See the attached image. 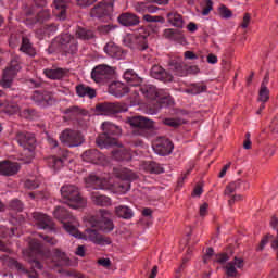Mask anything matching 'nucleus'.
I'll use <instances>...</instances> for the list:
<instances>
[{
	"label": "nucleus",
	"mask_w": 278,
	"mask_h": 278,
	"mask_svg": "<svg viewBox=\"0 0 278 278\" xmlns=\"http://www.w3.org/2000/svg\"><path fill=\"white\" fill-rule=\"evenodd\" d=\"M219 16L222 18H231V16H233V13L226 5H222L219 8Z\"/></svg>",
	"instance_id": "54"
},
{
	"label": "nucleus",
	"mask_w": 278,
	"mask_h": 278,
	"mask_svg": "<svg viewBox=\"0 0 278 278\" xmlns=\"http://www.w3.org/2000/svg\"><path fill=\"white\" fill-rule=\"evenodd\" d=\"M199 73H201L199 66L186 64V77H188V75H199Z\"/></svg>",
	"instance_id": "55"
},
{
	"label": "nucleus",
	"mask_w": 278,
	"mask_h": 278,
	"mask_svg": "<svg viewBox=\"0 0 278 278\" xmlns=\"http://www.w3.org/2000/svg\"><path fill=\"white\" fill-rule=\"evenodd\" d=\"M174 144L173 141H170L169 139H164V138H160L157 139L152 148L153 151L157 154V155H170V153H173V149H174Z\"/></svg>",
	"instance_id": "16"
},
{
	"label": "nucleus",
	"mask_w": 278,
	"mask_h": 278,
	"mask_svg": "<svg viewBox=\"0 0 278 278\" xmlns=\"http://www.w3.org/2000/svg\"><path fill=\"white\" fill-rule=\"evenodd\" d=\"M56 31H58V25H55L54 23L47 24L43 26V34L46 36H53V34H55Z\"/></svg>",
	"instance_id": "52"
},
{
	"label": "nucleus",
	"mask_w": 278,
	"mask_h": 278,
	"mask_svg": "<svg viewBox=\"0 0 278 278\" xmlns=\"http://www.w3.org/2000/svg\"><path fill=\"white\" fill-rule=\"evenodd\" d=\"M126 123L131 127V136L135 138H153L155 136V122L149 117L131 116L126 118Z\"/></svg>",
	"instance_id": "1"
},
{
	"label": "nucleus",
	"mask_w": 278,
	"mask_h": 278,
	"mask_svg": "<svg viewBox=\"0 0 278 278\" xmlns=\"http://www.w3.org/2000/svg\"><path fill=\"white\" fill-rule=\"evenodd\" d=\"M20 51H22V53H25L26 55H29V58H36V48H34V45L27 37H22V45L20 47Z\"/></svg>",
	"instance_id": "35"
},
{
	"label": "nucleus",
	"mask_w": 278,
	"mask_h": 278,
	"mask_svg": "<svg viewBox=\"0 0 278 278\" xmlns=\"http://www.w3.org/2000/svg\"><path fill=\"white\" fill-rule=\"evenodd\" d=\"M18 170H21V164L12 161H1L0 162V175L2 177H14V175H18Z\"/></svg>",
	"instance_id": "18"
},
{
	"label": "nucleus",
	"mask_w": 278,
	"mask_h": 278,
	"mask_svg": "<svg viewBox=\"0 0 278 278\" xmlns=\"http://www.w3.org/2000/svg\"><path fill=\"white\" fill-rule=\"evenodd\" d=\"M31 99L35 103L43 104V105H53V94L49 91H34Z\"/></svg>",
	"instance_id": "21"
},
{
	"label": "nucleus",
	"mask_w": 278,
	"mask_h": 278,
	"mask_svg": "<svg viewBox=\"0 0 278 278\" xmlns=\"http://www.w3.org/2000/svg\"><path fill=\"white\" fill-rule=\"evenodd\" d=\"M76 94L79 97H88L89 99H94L97 97V90L92 87L80 84L76 86Z\"/></svg>",
	"instance_id": "34"
},
{
	"label": "nucleus",
	"mask_w": 278,
	"mask_h": 278,
	"mask_svg": "<svg viewBox=\"0 0 278 278\" xmlns=\"http://www.w3.org/2000/svg\"><path fill=\"white\" fill-rule=\"evenodd\" d=\"M39 238H42L47 244H50V247H55L58 244V239L55 237H49L47 235L38 233Z\"/></svg>",
	"instance_id": "57"
},
{
	"label": "nucleus",
	"mask_w": 278,
	"mask_h": 278,
	"mask_svg": "<svg viewBox=\"0 0 278 278\" xmlns=\"http://www.w3.org/2000/svg\"><path fill=\"white\" fill-rule=\"evenodd\" d=\"M140 90L146 99H150V101H155V99L160 97V91H157V87L153 85H143Z\"/></svg>",
	"instance_id": "33"
},
{
	"label": "nucleus",
	"mask_w": 278,
	"mask_h": 278,
	"mask_svg": "<svg viewBox=\"0 0 278 278\" xmlns=\"http://www.w3.org/2000/svg\"><path fill=\"white\" fill-rule=\"evenodd\" d=\"M270 99V90H268V87L264 84V81L261 85V89L258 91V101L262 103H266Z\"/></svg>",
	"instance_id": "47"
},
{
	"label": "nucleus",
	"mask_w": 278,
	"mask_h": 278,
	"mask_svg": "<svg viewBox=\"0 0 278 278\" xmlns=\"http://www.w3.org/2000/svg\"><path fill=\"white\" fill-rule=\"evenodd\" d=\"M91 201L99 207H110L112 205V199L108 195H103L99 192L91 193Z\"/></svg>",
	"instance_id": "29"
},
{
	"label": "nucleus",
	"mask_w": 278,
	"mask_h": 278,
	"mask_svg": "<svg viewBox=\"0 0 278 278\" xmlns=\"http://www.w3.org/2000/svg\"><path fill=\"white\" fill-rule=\"evenodd\" d=\"M270 238H273V235L267 233L260 242L258 247L256 248V251H262L267 244H268V240H270Z\"/></svg>",
	"instance_id": "61"
},
{
	"label": "nucleus",
	"mask_w": 278,
	"mask_h": 278,
	"mask_svg": "<svg viewBox=\"0 0 278 278\" xmlns=\"http://www.w3.org/2000/svg\"><path fill=\"white\" fill-rule=\"evenodd\" d=\"M104 51L110 58H114L115 60L123 58V49L112 41L105 45Z\"/></svg>",
	"instance_id": "30"
},
{
	"label": "nucleus",
	"mask_w": 278,
	"mask_h": 278,
	"mask_svg": "<svg viewBox=\"0 0 278 278\" xmlns=\"http://www.w3.org/2000/svg\"><path fill=\"white\" fill-rule=\"evenodd\" d=\"M163 123L164 125H167V127H174L175 129L184 125V121L181 118H165Z\"/></svg>",
	"instance_id": "50"
},
{
	"label": "nucleus",
	"mask_w": 278,
	"mask_h": 278,
	"mask_svg": "<svg viewBox=\"0 0 278 278\" xmlns=\"http://www.w3.org/2000/svg\"><path fill=\"white\" fill-rule=\"evenodd\" d=\"M115 215L117 218H123L124 220H131L134 218V210L127 205H118L115 207Z\"/></svg>",
	"instance_id": "32"
},
{
	"label": "nucleus",
	"mask_w": 278,
	"mask_h": 278,
	"mask_svg": "<svg viewBox=\"0 0 278 278\" xmlns=\"http://www.w3.org/2000/svg\"><path fill=\"white\" fill-rule=\"evenodd\" d=\"M112 155L114 160H117V162H123V160H129V151L123 148L122 144H119L118 149L112 151Z\"/></svg>",
	"instance_id": "42"
},
{
	"label": "nucleus",
	"mask_w": 278,
	"mask_h": 278,
	"mask_svg": "<svg viewBox=\"0 0 278 278\" xmlns=\"http://www.w3.org/2000/svg\"><path fill=\"white\" fill-rule=\"evenodd\" d=\"M51 18V11L43 9L39 11L34 18H26V25H36L40 23H47V21H50Z\"/></svg>",
	"instance_id": "26"
},
{
	"label": "nucleus",
	"mask_w": 278,
	"mask_h": 278,
	"mask_svg": "<svg viewBox=\"0 0 278 278\" xmlns=\"http://www.w3.org/2000/svg\"><path fill=\"white\" fill-rule=\"evenodd\" d=\"M103 134H100L96 139V144L100 149H105L106 147L118 146V139L112 136H121V127L112 122L102 123Z\"/></svg>",
	"instance_id": "3"
},
{
	"label": "nucleus",
	"mask_w": 278,
	"mask_h": 278,
	"mask_svg": "<svg viewBox=\"0 0 278 278\" xmlns=\"http://www.w3.org/2000/svg\"><path fill=\"white\" fill-rule=\"evenodd\" d=\"M213 7H214V2L212 0H206V4L202 10V15L207 16V14H210V12H212Z\"/></svg>",
	"instance_id": "62"
},
{
	"label": "nucleus",
	"mask_w": 278,
	"mask_h": 278,
	"mask_svg": "<svg viewBox=\"0 0 278 278\" xmlns=\"http://www.w3.org/2000/svg\"><path fill=\"white\" fill-rule=\"evenodd\" d=\"M167 22L173 25V27H177L178 29L184 27V17L177 12L167 13Z\"/></svg>",
	"instance_id": "37"
},
{
	"label": "nucleus",
	"mask_w": 278,
	"mask_h": 278,
	"mask_svg": "<svg viewBox=\"0 0 278 278\" xmlns=\"http://www.w3.org/2000/svg\"><path fill=\"white\" fill-rule=\"evenodd\" d=\"M110 92L117 98L125 97V94H129V87L117 83L115 86L110 87Z\"/></svg>",
	"instance_id": "38"
},
{
	"label": "nucleus",
	"mask_w": 278,
	"mask_h": 278,
	"mask_svg": "<svg viewBox=\"0 0 278 278\" xmlns=\"http://www.w3.org/2000/svg\"><path fill=\"white\" fill-rule=\"evenodd\" d=\"M115 75H116V68L106 64L97 65L91 71V79H93L96 84H101V81L105 79H114Z\"/></svg>",
	"instance_id": "7"
},
{
	"label": "nucleus",
	"mask_w": 278,
	"mask_h": 278,
	"mask_svg": "<svg viewBox=\"0 0 278 278\" xmlns=\"http://www.w3.org/2000/svg\"><path fill=\"white\" fill-rule=\"evenodd\" d=\"M240 186H242V180L237 179L226 186V189L224 191L225 197H231L236 190H239Z\"/></svg>",
	"instance_id": "44"
},
{
	"label": "nucleus",
	"mask_w": 278,
	"mask_h": 278,
	"mask_svg": "<svg viewBox=\"0 0 278 278\" xmlns=\"http://www.w3.org/2000/svg\"><path fill=\"white\" fill-rule=\"evenodd\" d=\"M16 140L20 147H23L24 151L34 153L36 151V136L31 132H17Z\"/></svg>",
	"instance_id": "13"
},
{
	"label": "nucleus",
	"mask_w": 278,
	"mask_h": 278,
	"mask_svg": "<svg viewBox=\"0 0 278 278\" xmlns=\"http://www.w3.org/2000/svg\"><path fill=\"white\" fill-rule=\"evenodd\" d=\"M68 155L64 154L62 157L58 156H50L48 159V164L50 168H53V170H60L64 166V162H66V159Z\"/></svg>",
	"instance_id": "39"
},
{
	"label": "nucleus",
	"mask_w": 278,
	"mask_h": 278,
	"mask_svg": "<svg viewBox=\"0 0 278 278\" xmlns=\"http://www.w3.org/2000/svg\"><path fill=\"white\" fill-rule=\"evenodd\" d=\"M101 219L97 223L98 229L103 233H112L114 231V222L111 218L105 217L108 210H100Z\"/></svg>",
	"instance_id": "20"
},
{
	"label": "nucleus",
	"mask_w": 278,
	"mask_h": 278,
	"mask_svg": "<svg viewBox=\"0 0 278 278\" xmlns=\"http://www.w3.org/2000/svg\"><path fill=\"white\" fill-rule=\"evenodd\" d=\"M147 35H138L135 40L137 46H130L131 49H139V51H146L149 49V42L147 41Z\"/></svg>",
	"instance_id": "43"
},
{
	"label": "nucleus",
	"mask_w": 278,
	"mask_h": 278,
	"mask_svg": "<svg viewBox=\"0 0 278 278\" xmlns=\"http://www.w3.org/2000/svg\"><path fill=\"white\" fill-rule=\"evenodd\" d=\"M169 71L177 77H186V63L177 60H172L168 63Z\"/></svg>",
	"instance_id": "27"
},
{
	"label": "nucleus",
	"mask_w": 278,
	"mask_h": 278,
	"mask_svg": "<svg viewBox=\"0 0 278 278\" xmlns=\"http://www.w3.org/2000/svg\"><path fill=\"white\" fill-rule=\"evenodd\" d=\"M53 216L56 218V220H60L63 225V229L67 231L71 236H74V238H81V232H79V229L73 225V220H75V217L68 210H66L64 206H56L53 211Z\"/></svg>",
	"instance_id": "4"
},
{
	"label": "nucleus",
	"mask_w": 278,
	"mask_h": 278,
	"mask_svg": "<svg viewBox=\"0 0 278 278\" xmlns=\"http://www.w3.org/2000/svg\"><path fill=\"white\" fill-rule=\"evenodd\" d=\"M0 260L4 266H8V268H15V270H18V273L28 275L29 278H38V273H36V270H33L35 274H31L27 268H25V265H23L16 258L10 257L9 255H2Z\"/></svg>",
	"instance_id": "11"
},
{
	"label": "nucleus",
	"mask_w": 278,
	"mask_h": 278,
	"mask_svg": "<svg viewBox=\"0 0 278 278\" xmlns=\"http://www.w3.org/2000/svg\"><path fill=\"white\" fill-rule=\"evenodd\" d=\"M9 207L14 212H21L23 210V202L18 199L12 200Z\"/></svg>",
	"instance_id": "53"
},
{
	"label": "nucleus",
	"mask_w": 278,
	"mask_h": 278,
	"mask_svg": "<svg viewBox=\"0 0 278 278\" xmlns=\"http://www.w3.org/2000/svg\"><path fill=\"white\" fill-rule=\"evenodd\" d=\"M249 25H251V13H244L242 22L240 24V27L242 29H247V27H249Z\"/></svg>",
	"instance_id": "60"
},
{
	"label": "nucleus",
	"mask_w": 278,
	"mask_h": 278,
	"mask_svg": "<svg viewBox=\"0 0 278 278\" xmlns=\"http://www.w3.org/2000/svg\"><path fill=\"white\" fill-rule=\"evenodd\" d=\"M53 3L56 10V17L60 18V21H66V10H68L71 5V0H54Z\"/></svg>",
	"instance_id": "25"
},
{
	"label": "nucleus",
	"mask_w": 278,
	"mask_h": 278,
	"mask_svg": "<svg viewBox=\"0 0 278 278\" xmlns=\"http://www.w3.org/2000/svg\"><path fill=\"white\" fill-rule=\"evenodd\" d=\"M18 60H20L18 56L13 58L11 61V65L9 66V68L11 71H13L15 74H17L18 71H21V64H20Z\"/></svg>",
	"instance_id": "59"
},
{
	"label": "nucleus",
	"mask_w": 278,
	"mask_h": 278,
	"mask_svg": "<svg viewBox=\"0 0 278 278\" xmlns=\"http://www.w3.org/2000/svg\"><path fill=\"white\" fill-rule=\"evenodd\" d=\"M31 216L34 220H36V225L38 229H50V230L53 229L54 227L53 219H51L49 215L42 214L40 212H34L31 213Z\"/></svg>",
	"instance_id": "19"
},
{
	"label": "nucleus",
	"mask_w": 278,
	"mask_h": 278,
	"mask_svg": "<svg viewBox=\"0 0 278 278\" xmlns=\"http://www.w3.org/2000/svg\"><path fill=\"white\" fill-rule=\"evenodd\" d=\"M4 112L5 114H18L21 112V106L16 102H9L4 104Z\"/></svg>",
	"instance_id": "49"
},
{
	"label": "nucleus",
	"mask_w": 278,
	"mask_h": 278,
	"mask_svg": "<svg viewBox=\"0 0 278 278\" xmlns=\"http://www.w3.org/2000/svg\"><path fill=\"white\" fill-rule=\"evenodd\" d=\"M124 79L130 84L131 81H135V84H132V86H136L137 84H140V81H142V79L138 76V74H136V72H134V70H127L124 73Z\"/></svg>",
	"instance_id": "45"
},
{
	"label": "nucleus",
	"mask_w": 278,
	"mask_h": 278,
	"mask_svg": "<svg viewBox=\"0 0 278 278\" xmlns=\"http://www.w3.org/2000/svg\"><path fill=\"white\" fill-rule=\"evenodd\" d=\"M143 21H146L147 23H166V20L163 16L160 15H149V14H144L143 15Z\"/></svg>",
	"instance_id": "51"
},
{
	"label": "nucleus",
	"mask_w": 278,
	"mask_h": 278,
	"mask_svg": "<svg viewBox=\"0 0 278 278\" xmlns=\"http://www.w3.org/2000/svg\"><path fill=\"white\" fill-rule=\"evenodd\" d=\"M85 236L90 242H93V244H98L99 247H105L112 244V238L102 235L97 229L87 228L85 230Z\"/></svg>",
	"instance_id": "12"
},
{
	"label": "nucleus",
	"mask_w": 278,
	"mask_h": 278,
	"mask_svg": "<svg viewBox=\"0 0 278 278\" xmlns=\"http://www.w3.org/2000/svg\"><path fill=\"white\" fill-rule=\"evenodd\" d=\"M115 175L117 179L126 181L118 185L122 192H128V190L131 189V181H138V179H140V176H138L134 170L127 168L118 169Z\"/></svg>",
	"instance_id": "8"
},
{
	"label": "nucleus",
	"mask_w": 278,
	"mask_h": 278,
	"mask_svg": "<svg viewBox=\"0 0 278 278\" xmlns=\"http://www.w3.org/2000/svg\"><path fill=\"white\" fill-rule=\"evenodd\" d=\"M150 75L154 79H159V81H164V84H167L168 81H173L172 74L166 72V70H164L160 65H153L150 71Z\"/></svg>",
	"instance_id": "22"
},
{
	"label": "nucleus",
	"mask_w": 278,
	"mask_h": 278,
	"mask_svg": "<svg viewBox=\"0 0 278 278\" xmlns=\"http://www.w3.org/2000/svg\"><path fill=\"white\" fill-rule=\"evenodd\" d=\"M45 75L49 79H64L66 77V70L55 68V70H45Z\"/></svg>",
	"instance_id": "41"
},
{
	"label": "nucleus",
	"mask_w": 278,
	"mask_h": 278,
	"mask_svg": "<svg viewBox=\"0 0 278 278\" xmlns=\"http://www.w3.org/2000/svg\"><path fill=\"white\" fill-rule=\"evenodd\" d=\"M17 74L13 72V70H10V67H7L3 71L2 78L0 80V86L2 88H12V84L14 81V78Z\"/></svg>",
	"instance_id": "31"
},
{
	"label": "nucleus",
	"mask_w": 278,
	"mask_h": 278,
	"mask_svg": "<svg viewBox=\"0 0 278 278\" xmlns=\"http://www.w3.org/2000/svg\"><path fill=\"white\" fill-rule=\"evenodd\" d=\"M81 160L89 164H99L103 160V154L97 149H89L81 154Z\"/></svg>",
	"instance_id": "24"
},
{
	"label": "nucleus",
	"mask_w": 278,
	"mask_h": 278,
	"mask_svg": "<svg viewBox=\"0 0 278 278\" xmlns=\"http://www.w3.org/2000/svg\"><path fill=\"white\" fill-rule=\"evenodd\" d=\"M117 21L123 27H136V25H140V17L129 12L119 14Z\"/></svg>",
	"instance_id": "23"
},
{
	"label": "nucleus",
	"mask_w": 278,
	"mask_h": 278,
	"mask_svg": "<svg viewBox=\"0 0 278 278\" xmlns=\"http://www.w3.org/2000/svg\"><path fill=\"white\" fill-rule=\"evenodd\" d=\"M148 173L154 174V175H161V173H164V167L160 165V163L155 161H151L147 166Z\"/></svg>",
	"instance_id": "48"
},
{
	"label": "nucleus",
	"mask_w": 278,
	"mask_h": 278,
	"mask_svg": "<svg viewBox=\"0 0 278 278\" xmlns=\"http://www.w3.org/2000/svg\"><path fill=\"white\" fill-rule=\"evenodd\" d=\"M114 13V0H103L96 4L91 11L92 18H104V16H112Z\"/></svg>",
	"instance_id": "9"
},
{
	"label": "nucleus",
	"mask_w": 278,
	"mask_h": 278,
	"mask_svg": "<svg viewBox=\"0 0 278 278\" xmlns=\"http://www.w3.org/2000/svg\"><path fill=\"white\" fill-rule=\"evenodd\" d=\"M61 195L65 200L64 203L72 210H81L88 205V199L81 195V191L75 185H64L61 188Z\"/></svg>",
	"instance_id": "2"
},
{
	"label": "nucleus",
	"mask_w": 278,
	"mask_h": 278,
	"mask_svg": "<svg viewBox=\"0 0 278 278\" xmlns=\"http://www.w3.org/2000/svg\"><path fill=\"white\" fill-rule=\"evenodd\" d=\"M214 256V248H207L206 253L203 255V262L204 264H207L210 260Z\"/></svg>",
	"instance_id": "64"
},
{
	"label": "nucleus",
	"mask_w": 278,
	"mask_h": 278,
	"mask_svg": "<svg viewBox=\"0 0 278 278\" xmlns=\"http://www.w3.org/2000/svg\"><path fill=\"white\" fill-rule=\"evenodd\" d=\"M269 225L273 229L277 230L276 238L271 241V249L278 248V214L271 216Z\"/></svg>",
	"instance_id": "46"
},
{
	"label": "nucleus",
	"mask_w": 278,
	"mask_h": 278,
	"mask_svg": "<svg viewBox=\"0 0 278 278\" xmlns=\"http://www.w3.org/2000/svg\"><path fill=\"white\" fill-rule=\"evenodd\" d=\"M191 90L193 94H201V92L207 91V85L193 84Z\"/></svg>",
	"instance_id": "56"
},
{
	"label": "nucleus",
	"mask_w": 278,
	"mask_h": 278,
	"mask_svg": "<svg viewBox=\"0 0 278 278\" xmlns=\"http://www.w3.org/2000/svg\"><path fill=\"white\" fill-rule=\"evenodd\" d=\"M232 255H233V247L229 245L226 249V252H222L215 255L216 257L215 262L217 264H226L227 262H229Z\"/></svg>",
	"instance_id": "40"
},
{
	"label": "nucleus",
	"mask_w": 278,
	"mask_h": 278,
	"mask_svg": "<svg viewBox=\"0 0 278 278\" xmlns=\"http://www.w3.org/2000/svg\"><path fill=\"white\" fill-rule=\"evenodd\" d=\"M28 249L31 253H35V255H39L46 260L51 258V249L45 247L38 239H31L28 242Z\"/></svg>",
	"instance_id": "15"
},
{
	"label": "nucleus",
	"mask_w": 278,
	"mask_h": 278,
	"mask_svg": "<svg viewBox=\"0 0 278 278\" xmlns=\"http://www.w3.org/2000/svg\"><path fill=\"white\" fill-rule=\"evenodd\" d=\"M24 188L27 190H36V188H40V182L37 180L28 179L24 182Z\"/></svg>",
	"instance_id": "58"
},
{
	"label": "nucleus",
	"mask_w": 278,
	"mask_h": 278,
	"mask_svg": "<svg viewBox=\"0 0 278 278\" xmlns=\"http://www.w3.org/2000/svg\"><path fill=\"white\" fill-rule=\"evenodd\" d=\"M128 111L129 105L123 102H102L96 105V112L101 116H112Z\"/></svg>",
	"instance_id": "5"
},
{
	"label": "nucleus",
	"mask_w": 278,
	"mask_h": 278,
	"mask_svg": "<svg viewBox=\"0 0 278 278\" xmlns=\"http://www.w3.org/2000/svg\"><path fill=\"white\" fill-rule=\"evenodd\" d=\"M84 184L86 188H91L92 190H110L108 180H103L96 174H89L84 178Z\"/></svg>",
	"instance_id": "14"
},
{
	"label": "nucleus",
	"mask_w": 278,
	"mask_h": 278,
	"mask_svg": "<svg viewBox=\"0 0 278 278\" xmlns=\"http://www.w3.org/2000/svg\"><path fill=\"white\" fill-rule=\"evenodd\" d=\"M52 261L58 262L61 265H67L71 262V258L66 252L62 251L60 248H54L51 252Z\"/></svg>",
	"instance_id": "28"
},
{
	"label": "nucleus",
	"mask_w": 278,
	"mask_h": 278,
	"mask_svg": "<svg viewBox=\"0 0 278 278\" xmlns=\"http://www.w3.org/2000/svg\"><path fill=\"white\" fill-rule=\"evenodd\" d=\"M64 114H71V116H77V114H81V110L79 106H71L64 111Z\"/></svg>",
	"instance_id": "63"
},
{
	"label": "nucleus",
	"mask_w": 278,
	"mask_h": 278,
	"mask_svg": "<svg viewBox=\"0 0 278 278\" xmlns=\"http://www.w3.org/2000/svg\"><path fill=\"white\" fill-rule=\"evenodd\" d=\"M60 140L66 147H81L85 142L84 136L79 130L65 129L60 136Z\"/></svg>",
	"instance_id": "10"
},
{
	"label": "nucleus",
	"mask_w": 278,
	"mask_h": 278,
	"mask_svg": "<svg viewBox=\"0 0 278 278\" xmlns=\"http://www.w3.org/2000/svg\"><path fill=\"white\" fill-rule=\"evenodd\" d=\"M58 45L64 53H70L71 55H75L79 49V42L75 38V36L63 33L58 38Z\"/></svg>",
	"instance_id": "6"
},
{
	"label": "nucleus",
	"mask_w": 278,
	"mask_h": 278,
	"mask_svg": "<svg viewBox=\"0 0 278 278\" xmlns=\"http://www.w3.org/2000/svg\"><path fill=\"white\" fill-rule=\"evenodd\" d=\"M224 268L226 276L240 277V273L237 268H239V270H242V268H244V258L235 256L233 260L228 262Z\"/></svg>",
	"instance_id": "17"
},
{
	"label": "nucleus",
	"mask_w": 278,
	"mask_h": 278,
	"mask_svg": "<svg viewBox=\"0 0 278 278\" xmlns=\"http://www.w3.org/2000/svg\"><path fill=\"white\" fill-rule=\"evenodd\" d=\"M76 38L78 40H93L96 38L94 31L81 26H78L76 31H75Z\"/></svg>",
	"instance_id": "36"
}]
</instances>
